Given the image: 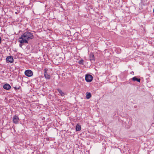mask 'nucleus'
<instances>
[{
  "instance_id": "obj_1",
  "label": "nucleus",
  "mask_w": 154,
  "mask_h": 154,
  "mask_svg": "<svg viewBox=\"0 0 154 154\" xmlns=\"http://www.w3.org/2000/svg\"><path fill=\"white\" fill-rule=\"evenodd\" d=\"M33 35L31 32L27 31L23 33L19 38V42L22 44L28 43V41L32 39Z\"/></svg>"
},
{
  "instance_id": "obj_2",
  "label": "nucleus",
  "mask_w": 154,
  "mask_h": 154,
  "mask_svg": "<svg viewBox=\"0 0 154 154\" xmlns=\"http://www.w3.org/2000/svg\"><path fill=\"white\" fill-rule=\"evenodd\" d=\"M93 79L92 76L91 75H85V79L87 82H91Z\"/></svg>"
},
{
  "instance_id": "obj_3",
  "label": "nucleus",
  "mask_w": 154,
  "mask_h": 154,
  "mask_svg": "<svg viewBox=\"0 0 154 154\" xmlns=\"http://www.w3.org/2000/svg\"><path fill=\"white\" fill-rule=\"evenodd\" d=\"M25 75L28 77H31L33 75L32 72L30 70H27L25 72Z\"/></svg>"
},
{
  "instance_id": "obj_4",
  "label": "nucleus",
  "mask_w": 154,
  "mask_h": 154,
  "mask_svg": "<svg viewBox=\"0 0 154 154\" xmlns=\"http://www.w3.org/2000/svg\"><path fill=\"white\" fill-rule=\"evenodd\" d=\"M48 70L46 69H45L44 76L45 79H49L50 78L51 76L50 75H49L47 73Z\"/></svg>"
},
{
  "instance_id": "obj_5",
  "label": "nucleus",
  "mask_w": 154,
  "mask_h": 154,
  "mask_svg": "<svg viewBox=\"0 0 154 154\" xmlns=\"http://www.w3.org/2000/svg\"><path fill=\"white\" fill-rule=\"evenodd\" d=\"M14 61V59L12 56L8 57L6 58V62L7 63H12Z\"/></svg>"
},
{
  "instance_id": "obj_6",
  "label": "nucleus",
  "mask_w": 154,
  "mask_h": 154,
  "mask_svg": "<svg viewBox=\"0 0 154 154\" xmlns=\"http://www.w3.org/2000/svg\"><path fill=\"white\" fill-rule=\"evenodd\" d=\"M19 118L17 116H14L13 118V121L14 123L17 124L18 122Z\"/></svg>"
},
{
  "instance_id": "obj_7",
  "label": "nucleus",
  "mask_w": 154,
  "mask_h": 154,
  "mask_svg": "<svg viewBox=\"0 0 154 154\" xmlns=\"http://www.w3.org/2000/svg\"><path fill=\"white\" fill-rule=\"evenodd\" d=\"M3 88L5 89L8 90L10 89L11 87L9 84H6L3 85Z\"/></svg>"
},
{
  "instance_id": "obj_8",
  "label": "nucleus",
  "mask_w": 154,
  "mask_h": 154,
  "mask_svg": "<svg viewBox=\"0 0 154 154\" xmlns=\"http://www.w3.org/2000/svg\"><path fill=\"white\" fill-rule=\"evenodd\" d=\"M90 60L91 61H94L95 58L94 54L93 53H91L89 56Z\"/></svg>"
},
{
  "instance_id": "obj_9",
  "label": "nucleus",
  "mask_w": 154,
  "mask_h": 154,
  "mask_svg": "<svg viewBox=\"0 0 154 154\" xmlns=\"http://www.w3.org/2000/svg\"><path fill=\"white\" fill-rule=\"evenodd\" d=\"M75 129L77 131H80L81 129V126L79 124H77L76 126Z\"/></svg>"
},
{
  "instance_id": "obj_10",
  "label": "nucleus",
  "mask_w": 154,
  "mask_h": 154,
  "mask_svg": "<svg viewBox=\"0 0 154 154\" xmlns=\"http://www.w3.org/2000/svg\"><path fill=\"white\" fill-rule=\"evenodd\" d=\"M132 80L134 81H137L139 82H140V79L137 78L136 77H134L132 78Z\"/></svg>"
},
{
  "instance_id": "obj_11",
  "label": "nucleus",
  "mask_w": 154,
  "mask_h": 154,
  "mask_svg": "<svg viewBox=\"0 0 154 154\" xmlns=\"http://www.w3.org/2000/svg\"><path fill=\"white\" fill-rule=\"evenodd\" d=\"M91 97V94L90 92H87L86 95V98L87 99H89Z\"/></svg>"
},
{
  "instance_id": "obj_12",
  "label": "nucleus",
  "mask_w": 154,
  "mask_h": 154,
  "mask_svg": "<svg viewBox=\"0 0 154 154\" xmlns=\"http://www.w3.org/2000/svg\"><path fill=\"white\" fill-rule=\"evenodd\" d=\"M57 90L61 96H63L64 95V93L62 91V90L59 89H58Z\"/></svg>"
},
{
  "instance_id": "obj_13",
  "label": "nucleus",
  "mask_w": 154,
  "mask_h": 154,
  "mask_svg": "<svg viewBox=\"0 0 154 154\" xmlns=\"http://www.w3.org/2000/svg\"><path fill=\"white\" fill-rule=\"evenodd\" d=\"M84 60H81L79 61L78 63L79 64H83Z\"/></svg>"
},
{
  "instance_id": "obj_14",
  "label": "nucleus",
  "mask_w": 154,
  "mask_h": 154,
  "mask_svg": "<svg viewBox=\"0 0 154 154\" xmlns=\"http://www.w3.org/2000/svg\"><path fill=\"white\" fill-rule=\"evenodd\" d=\"M20 86L18 87H14V88L16 90H18V89H19L20 88Z\"/></svg>"
},
{
  "instance_id": "obj_15",
  "label": "nucleus",
  "mask_w": 154,
  "mask_h": 154,
  "mask_svg": "<svg viewBox=\"0 0 154 154\" xmlns=\"http://www.w3.org/2000/svg\"><path fill=\"white\" fill-rule=\"evenodd\" d=\"M1 42H2V38H1L0 37V44L1 43Z\"/></svg>"
},
{
  "instance_id": "obj_16",
  "label": "nucleus",
  "mask_w": 154,
  "mask_h": 154,
  "mask_svg": "<svg viewBox=\"0 0 154 154\" xmlns=\"http://www.w3.org/2000/svg\"><path fill=\"white\" fill-rule=\"evenodd\" d=\"M22 44L20 43V44L19 45L20 47H21L23 45H22Z\"/></svg>"
},
{
  "instance_id": "obj_17",
  "label": "nucleus",
  "mask_w": 154,
  "mask_h": 154,
  "mask_svg": "<svg viewBox=\"0 0 154 154\" xmlns=\"http://www.w3.org/2000/svg\"><path fill=\"white\" fill-rule=\"evenodd\" d=\"M19 11H17V12H15V13L16 14H18L19 13Z\"/></svg>"
},
{
  "instance_id": "obj_18",
  "label": "nucleus",
  "mask_w": 154,
  "mask_h": 154,
  "mask_svg": "<svg viewBox=\"0 0 154 154\" xmlns=\"http://www.w3.org/2000/svg\"><path fill=\"white\" fill-rule=\"evenodd\" d=\"M18 21H19V22H21V20H18Z\"/></svg>"
},
{
  "instance_id": "obj_19",
  "label": "nucleus",
  "mask_w": 154,
  "mask_h": 154,
  "mask_svg": "<svg viewBox=\"0 0 154 154\" xmlns=\"http://www.w3.org/2000/svg\"><path fill=\"white\" fill-rule=\"evenodd\" d=\"M16 20L17 21H18V20Z\"/></svg>"
},
{
  "instance_id": "obj_20",
  "label": "nucleus",
  "mask_w": 154,
  "mask_h": 154,
  "mask_svg": "<svg viewBox=\"0 0 154 154\" xmlns=\"http://www.w3.org/2000/svg\"><path fill=\"white\" fill-rule=\"evenodd\" d=\"M16 20L17 21H18V20Z\"/></svg>"
},
{
  "instance_id": "obj_21",
  "label": "nucleus",
  "mask_w": 154,
  "mask_h": 154,
  "mask_svg": "<svg viewBox=\"0 0 154 154\" xmlns=\"http://www.w3.org/2000/svg\"><path fill=\"white\" fill-rule=\"evenodd\" d=\"M16 20L17 21H18V20Z\"/></svg>"
}]
</instances>
